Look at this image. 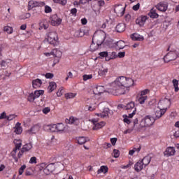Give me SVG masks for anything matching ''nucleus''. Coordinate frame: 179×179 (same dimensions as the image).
Returning <instances> with one entry per match:
<instances>
[{
  "instance_id": "1",
  "label": "nucleus",
  "mask_w": 179,
  "mask_h": 179,
  "mask_svg": "<svg viewBox=\"0 0 179 179\" xmlns=\"http://www.w3.org/2000/svg\"><path fill=\"white\" fill-rule=\"evenodd\" d=\"M133 85L134 80L132 78L121 76L111 83L110 88L108 90V93H110L113 96H121V94H125L127 91L128 92V89Z\"/></svg>"
},
{
  "instance_id": "2",
  "label": "nucleus",
  "mask_w": 179,
  "mask_h": 179,
  "mask_svg": "<svg viewBox=\"0 0 179 179\" xmlns=\"http://www.w3.org/2000/svg\"><path fill=\"white\" fill-rule=\"evenodd\" d=\"M92 40L96 43L98 45H101L106 40V33L103 31H99L94 34Z\"/></svg>"
},
{
  "instance_id": "3",
  "label": "nucleus",
  "mask_w": 179,
  "mask_h": 179,
  "mask_svg": "<svg viewBox=\"0 0 179 179\" xmlns=\"http://www.w3.org/2000/svg\"><path fill=\"white\" fill-rule=\"evenodd\" d=\"M48 41L53 47L58 45L59 44V41H58V34L55 31H51L48 34Z\"/></svg>"
},
{
  "instance_id": "4",
  "label": "nucleus",
  "mask_w": 179,
  "mask_h": 179,
  "mask_svg": "<svg viewBox=\"0 0 179 179\" xmlns=\"http://www.w3.org/2000/svg\"><path fill=\"white\" fill-rule=\"evenodd\" d=\"M155 119L154 117L147 115L140 122L141 128H145V127H152L155 124Z\"/></svg>"
},
{
  "instance_id": "5",
  "label": "nucleus",
  "mask_w": 179,
  "mask_h": 179,
  "mask_svg": "<svg viewBox=\"0 0 179 179\" xmlns=\"http://www.w3.org/2000/svg\"><path fill=\"white\" fill-rule=\"evenodd\" d=\"M124 110H127L129 113H131L129 114L128 117L132 118L136 114V108L135 107V103L130 102L127 104V106H124L123 107Z\"/></svg>"
},
{
  "instance_id": "6",
  "label": "nucleus",
  "mask_w": 179,
  "mask_h": 179,
  "mask_svg": "<svg viewBox=\"0 0 179 179\" xmlns=\"http://www.w3.org/2000/svg\"><path fill=\"white\" fill-rule=\"evenodd\" d=\"M178 57H179V54L177 52V51H171L164 56V62H170V61L177 59Z\"/></svg>"
},
{
  "instance_id": "7",
  "label": "nucleus",
  "mask_w": 179,
  "mask_h": 179,
  "mask_svg": "<svg viewBox=\"0 0 179 179\" xmlns=\"http://www.w3.org/2000/svg\"><path fill=\"white\" fill-rule=\"evenodd\" d=\"M90 121H91V122H92L94 125L92 128L94 131H97V129H100L103 128L104 125H106V122H101L99 123V120H97V119H92V120H90Z\"/></svg>"
},
{
  "instance_id": "8",
  "label": "nucleus",
  "mask_w": 179,
  "mask_h": 179,
  "mask_svg": "<svg viewBox=\"0 0 179 179\" xmlns=\"http://www.w3.org/2000/svg\"><path fill=\"white\" fill-rule=\"evenodd\" d=\"M170 106V99L165 97L164 99H162L158 103V108H166V111H167V106Z\"/></svg>"
},
{
  "instance_id": "9",
  "label": "nucleus",
  "mask_w": 179,
  "mask_h": 179,
  "mask_svg": "<svg viewBox=\"0 0 179 179\" xmlns=\"http://www.w3.org/2000/svg\"><path fill=\"white\" fill-rule=\"evenodd\" d=\"M52 26H59L62 22V19L58 17V15H53L50 18Z\"/></svg>"
},
{
  "instance_id": "10",
  "label": "nucleus",
  "mask_w": 179,
  "mask_h": 179,
  "mask_svg": "<svg viewBox=\"0 0 179 179\" xmlns=\"http://www.w3.org/2000/svg\"><path fill=\"white\" fill-rule=\"evenodd\" d=\"M166 111V108L162 109L160 108H158L155 112V116L152 117H154V119H155L156 121L157 120L162 118V116L164 115Z\"/></svg>"
},
{
  "instance_id": "11",
  "label": "nucleus",
  "mask_w": 179,
  "mask_h": 179,
  "mask_svg": "<svg viewBox=\"0 0 179 179\" xmlns=\"http://www.w3.org/2000/svg\"><path fill=\"white\" fill-rule=\"evenodd\" d=\"M54 170H55V164L51 163L45 166V168L43 169V173L46 174V176H48L49 174H51Z\"/></svg>"
},
{
  "instance_id": "12",
  "label": "nucleus",
  "mask_w": 179,
  "mask_h": 179,
  "mask_svg": "<svg viewBox=\"0 0 179 179\" xmlns=\"http://www.w3.org/2000/svg\"><path fill=\"white\" fill-rule=\"evenodd\" d=\"M43 5H44V3H40L31 0L28 3V10H31L33 8H38V6H43Z\"/></svg>"
},
{
  "instance_id": "13",
  "label": "nucleus",
  "mask_w": 179,
  "mask_h": 179,
  "mask_svg": "<svg viewBox=\"0 0 179 179\" xmlns=\"http://www.w3.org/2000/svg\"><path fill=\"white\" fill-rule=\"evenodd\" d=\"M104 92H106L104 86L98 85L93 89V93L96 95L101 94V93H104Z\"/></svg>"
},
{
  "instance_id": "14",
  "label": "nucleus",
  "mask_w": 179,
  "mask_h": 179,
  "mask_svg": "<svg viewBox=\"0 0 179 179\" xmlns=\"http://www.w3.org/2000/svg\"><path fill=\"white\" fill-rule=\"evenodd\" d=\"M114 12L119 16H124V13H125V8H123L121 5L117 6L115 8Z\"/></svg>"
},
{
  "instance_id": "15",
  "label": "nucleus",
  "mask_w": 179,
  "mask_h": 179,
  "mask_svg": "<svg viewBox=\"0 0 179 179\" xmlns=\"http://www.w3.org/2000/svg\"><path fill=\"white\" fill-rule=\"evenodd\" d=\"M41 128V126L40 125V124H34L33 127H31V129L27 130V133L29 134H37V132L40 131Z\"/></svg>"
},
{
  "instance_id": "16",
  "label": "nucleus",
  "mask_w": 179,
  "mask_h": 179,
  "mask_svg": "<svg viewBox=\"0 0 179 179\" xmlns=\"http://www.w3.org/2000/svg\"><path fill=\"white\" fill-rule=\"evenodd\" d=\"M164 153L167 157L174 156V155H176V149L173 147H168Z\"/></svg>"
},
{
  "instance_id": "17",
  "label": "nucleus",
  "mask_w": 179,
  "mask_h": 179,
  "mask_svg": "<svg viewBox=\"0 0 179 179\" xmlns=\"http://www.w3.org/2000/svg\"><path fill=\"white\" fill-rule=\"evenodd\" d=\"M146 20H148V17L146 16H142L139 17L136 19V24H138L139 26L142 27L146 23Z\"/></svg>"
},
{
  "instance_id": "18",
  "label": "nucleus",
  "mask_w": 179,
  "mask_h": 179,
  "mask_svg": "<svg viewBox=\"0 0 179 179\" xmlns=\"http://www.w3.org/2000/svg\"><path fill=\"white\" fill-rule=\"evenodd\" d=\"M110 112V109L108 108H103V111L101 113H96L97 117H100L101 118H106V117H108V113Z\"/></svg>"
},
{
  "instance_id": "19",
  "label": "nucleus",
  "mask_w": 179,
  "mask_h": 179,
  "mask_svg": "<svg viewBox=\"0 0 179 179\" xmlns=\"http://www.w3.org/2000/svg\"><path fill=\"white\" fill-rule=\"evenodd\" d=\"M131 38L134 40V41H143L145 38L142 35H140L138 34H133L131 35Z\"/></svg>"
},
{
  "instance_id": "20",
  "label": "nucleus",
  "mask_w": 179,
  "mask_h": 179,
  "mask_svg": "<svg viewBox=\"0 0 179 179\" xmlns=\"http://www.w3.org/2000/svg\"><path fill=\"white\" fill-rule=\"evenodd\" d=\"M41 85H43V81L41 79H36L32 80V86L34 89H37L38 87H41Z\"/></svg>"
},
{
  "instance_id": "21",
  "label": "nucleus",
  "mask_w": 179,
  "mask_h": 179,
  "mask_svg": "<svg viewBox=\"0 0 179 179\" xmlns=\"http://www.w3.org/2000/svg\"><path fill=\"white\" fill-rule=\"evenodd\" d=\"M143 167H145V166L143 165V164L142 163L141 161H138L134 165V169H135L136 171H137V173H139V171H141V170L143 169Z\"/></svg>"
},
{
  "instance_id": "22",
  "label": "nucleus",
  "mask_w": 179,
  "mask_h": 179,
  "mask_svg": "<svg viewBox=\"0 0 179 179\" xmlns=\"http://www.w3.org/2000/svg\"><path fill=\"white\" fill-rule=\"evenodd\" d=\"M51 55H53V57H55L56 58H61L62 57V52L57 49H53L50 52Z\"/></svg>"
},
{
  "instance_id": "23",
  "label": "nucleus",
  "mask_w": 179,
  "mask_h": 179,
  "mask_svg": "<svg viewBox=\"0 0 179 179\" xmlns=\"http://www.w3.org/2000/svg\"><path fill=\"white\" fill-rule=\"evenodd\" d=\"M115 30L117 33H122V31H125V24L120 23L116 26Z\"/></svg>"
},
{
  "instance_id": "24",
  "label": "nucleus",
  "mask_w": 179,
  "mask_h": 179,
  "mask_svg": "<svg viewBox=\"0 0 179 179\" xmlns=\"http://www.w3.org/2000/svg\"><path fill=\"white\" fill-rule=\"evenodd\" d=\"M14 143L15 145V148L13 150V152L16 153L17 149H20L22 148V140L20 139H15Z\"/></svg>"
},
{
  "instance_id": "25",
  "label": "nucleus",
  "mask_w": 179,
  "mask_h": 179,
  "mask_svg": "<svg viewBox=\"0 0 179 179\" xmlns=\"http://www.w3.org/2000/svg\"><path fill=\"white\" fill-rule=\"evenodd\" d=\"M21 124L17 122L15 126V131L14 132H15V134H17V135H20V134H22V132L23 131V129H22V127H20Z\"/></svg>"
},
{
  "instance_id": "26",
  "label": "nucleus",
  "mask_w": 179,
  "mask_h": 179,
  "mask_svg": "<svg viewBox=\"0 0 179 179\" xmlns=\"http://www.w3.org/2000/svg\"><path fill=\"white\" fill-rule=\"evenodd\" d=\"M115 45L116 50H122V48L125 47V42H124L123 41H119L115 43Z\"/></svg>"
},
{
  "instance_id": "27",
  "label": "nucleus",
  "mask_w": 179,
  "mask_h": 179,
  "mask_svg": "<svg viewBox=\"0 0 179 179\" xmlns=\"http://www.w3.org/2000/svg\"><path fill=\"white\" fill-rule=\"evenodd\" d=\"M57 132H64L65 131V125L62 123H58L56 124Z\"/></svg>"
},
{
  "instance_id": "28",
  "label": "nucleus",
  "mask_w": 179,
  "mask_h": 179,
  "mask_svg": "<svg viewBox=\"0 0 179 179\" xmlns=\"http://www.w3.org/2000/svg\"><path fill=\"white\" fill-rule=\"evenodd\" d=\"M150 156H145L142 160L141 163L143 164L144 167H146L150 163Z\"/></svg>"
},
{
  "instance_id": "29",
  "label": "nucleus",
  "mask_w": 179,
  "mask_h": 179,
  "mask_svg": "<svg viewBox=\"0 0 179 179\" xmlns=\"http://www.w3.org/2000/svg\"><path fill=\"white\" fill-rule=\"evenodd\" d=\"M157 9L160 10V12H166L167 10V5L164 3L158 4L157 6Z\"/></svg>"
},
{
  "instance_id": "30",
  "label": "nucleus",
  "mask_w": 179,
  "mask_h": 179,
  "mask_svg": "<svg viewBox=\"0 0 179 179\" xmlns=\"http://www.w3.org/2000/svg\"><path fill=\"white\" fill-rule=\"evenodd\" d=\"M76 141L78 145H84V143H86V142H87V139H86V137L85 136L78 137L76 138Z\"/></svg>"
},
{
  "instance_id": "31",
  "label": "nucleus",
  "mask_w": 179,
  "mask_h": 179,
  "mask_svg": "<svg viewBox=\"0 0 179 179\" xmlns=\"http://www.w3.org/2000/svg\"><path fill=\"white\" fill-rule=\"evenodd\" d=\"M148 16H150V17L152 19H157V17H159V14L156 13L155 10L151 9L148 13Z\"/></svg>"
},
{
  "instance_id": "32",
  "label": "nucleus",
  "mask_w": 179,
  "mask_h": 179,
  "mask_svg": "<svg viewBox=\"0 0 179 179\" xmlns=\"http://www.w3.org/2000/svg\"><path fill=\"white\" fill-rule=\"evenodd\" d=\"M101 173H103V174L108 173V167H107V166H101V168L98 170L97 173L101 174Z\"/></svg>"
},
{
  "instance_id": "33",
  "label": "nucleus",
  "mask_w": 179,
  "mask_h": 179,
  "mask_svg": "<svg viewBox=\"0 0 179 179\" xmlns=\"http://www.w3.org/2000/svg\"><path fill=\"white\" fill-rule=\"evenodd\" d=\"M100 47V45H99L97 43L96 45V43H94V41L92 40V44L90 46V51H92V52L96 51V50H99V48Z\"/></svg>"
},
{
  "instance_id": "34",
  "label": "nucleus",
  "mask_w": 179,
  "mask_h": 179,
  "mask_svg": "<svg viewBox=\"0 0 179 179\" xmlns=\"http://www.w3.org/2000/svg\"><path fill=\"white\" fill-rule=\"evenodd\" d=\"M33 148V145H31V143H27L23 145L22 148V152H29V150H30L31 148Z\"/></svg>"
},
{
  "instance_id": "35",
  "label": "nucleus",
  "mask_w": 179,
  "mask_h": 179,
  "mask_svg": "<svg viewBox=\"0 0 179 179\" xmlns=\"http://www.w3.org/2000/svg\"><path fill=\"white\" fill-rule=\"evenodd\" d=\"M55 89H57V83H55V82L50 83L48 86V90L50 93H51L52 92H54Z\"/></svg>"
},
{
  "instance_id": "36",
  "label": "nucleus",
  "mask_w": 179,
  "mask_h": 179,
  "mask_svg": "<svg viewBox=\"0 0 179 179\" xmlns=\"http://www.w3.org/2000/svg\"><path fill=\"white\" fill-rule=\"evenodd\" d=\"M69 124H75V125H79V119L75 117H70L68 120Z\"/></svg>"
},
{
  "instance_id": "37",
  "label": "nucleus",
  "mask_w": 179,
  "mask_h": 179,
  "mask_svg": "<svg viewBox=\"0 0 179 179\" xmlns=\"http://www.w3.org/2000/svg\"><path fill=\"white\" fill-rule=\"evenodd\" d=\"M83 36H85V31L82 29L77 30L74 33L75 37H83Z\"/></svg>"
},
{
  "instance_id": "38",
  "label": "nucleus",
  "mask_w": 179,
  "mask_h": 179,
  "mask_svg": "<svg viewBox=\"0 0 179 179\" xmlns=\"http://www.w3.org/2000/svg\"><path fill=\"white\" fill-rule=\"evenodd\" d=\"M49 24L47 21H43V22L40 23V28L39 29L41 30V29H44L45 30H47L48 29Z\"/></svg>"
},
{
  "instance_id": "39",
  "label": "nucleus",
  "mask_w": 179,
  "mask_h": 179,
  "mask_svg": "<svg viewBox=\"0 0 179 179\" xmlns=\"http://www.w3.org/2000/svg\"><path fill=\"white\" fill-rule=\"evenodd\" d=\"M43 94H44V90H36L34 92V96L35 99H38V97L43 96Z\"/></svg>"
},
{
  "instance_id": "40",
  "label": "nucleus",
  "mask_w": 179,
  "mask_h": 179,
  "mask_svg": "<svg viewBox=\"0 0 179 179\" xmlns=\"http://www.w3.org/2000/svg\"><path fill=\"white\" fill-rule=\"evenodd\" d=\"M172 83L173 85L175 92H178L179 88H178V80L177 79H173L172 80Z\"/></svg>"
},
{
  "instance_id": "41",
  "label": "nucleus",
  "mask_w": 179,
  "mask_h": 179,
  "mask_svg": "<svg viewBox=\"0 0 179 179\" xmlns=\"http://www.w3.org/2000/svg\"><path fill=\"white\" fill-rule=\"evenodd\" d=\"M1 66L3 69H6V68L9 66V62H8L7 60H3L1 62Z\"/></svg>"
},
{
  "instance_id": "42",
  "label": "nucleus",
  "mask_w": 179,
  "mask_h": 179,
  "mask_svg": "<svg viewBox=\"0 0 179 179\" xmlns=\"http://www.w3.org/2000/svg\"><path fill=\"white\" fill-rule=\"evenodd\" d=\"M48 129H49L50 132H57V124L48 125Z\"/></svg>"
},
{
  "instance_id": "43",
  "label": "nucleus",
  "mask_w": 179,
  "mask_h": 179,
  "mask_svg": "<svg viewBox=\"0 0 179 179\" xmlns=\"http://www.w3.org/2000/svg\"><path fill=\"white\" fill-rule=\"evenodd\" d=\"M148 99L147 96H141L138 97V103H140V104H143V103H145V101Z\"/></svg>"
},
{
  "instance_id": "44",
  "label": "nucleus",
  "mask_w": 179,
  "mask_h": 179,
  "mask_svg": "<svg viewBox=\"0 0 179 179\" xmlns=\"http://www.w3.org/2000/svg\"><path fill=\"white\" fill-rule=\"evenodd\" d=\"M4 31H6L8 34H12L13 33V28L9 26L4 27Z\"/></svg>"
},
{
  "instance_id": "45",
  "label": "nucleus",
  "mask_w": 179,
  "mask_h": 179,
  "mask_svg": "<svg viewBox=\"0 0 179 179\" xmlns=\"http://www.w3.org/2000/svg\"><path fill=\"white\" fill-rule=\"evenodd\" d=\"M108 72V69H101L98 71L100 76H104Z\"/></svg>"
},
{
  "instance_id": "46",
  "label": "nucleus",
  "mask_w": 179,
  "mask_h": 179,
  "mask_svg": "<svg viewBox=\"0 0 179 179\" xmlns=\"http://www.w3.org/2000/svg\"><path fill=\"white\" fill-rule=\"evenodd\" d=\"M30 16H31V15H30V13H27L20 15V19H21V20H25V19H29L30 17Z\"/></svg>"
},
{
  "instance_id": "47",
  "label": "nucleus",
  "mask_w": 179,
  "mask_h": 179,
  "mask_svg": "<svg viewBox=\"0 0 179 179\" xmlns=\"http://www.w3.org/2000/svg\"><path fill=\"white\" fill-rule=\"evenodd\" d=\"M76 96V94L73 93H67L65 95L66 99L68 100L69 99H73Z\"/></svg>"
},
{
  "instance_id": "48",
  "label": "nucleus",
  "mask_w": 179,
  "mask_h": 179,
  "mask_svg": "<svg viewBox=\"0 0 179 179\" xmlns=\"http://www.w3.org/2000/svg\"><path fill=\"white\" fill-rule=\"evenodd\" d=\"M36 99V96H34V94L31 93L29 96H28V101H30V103H33V101H34V99Z\"/></svg>"
},
{
  "instance_id": "49",
  "label": "nucleus",
  "mask_w": 179,
  "mask_h": 179,
  "mask_svg": "<svg viewBox=\"0 0 179 179\" xmlns=\"http://www.w3.org/2000/svg\"><path fill=\"white\" fill-rule=\"evenodd\" d=\"M55 3H59L60 5H66V0H52Z\"/></svg>"
},
{
  "instance_id": "50",
  "label": "nucleus",
  "mask_w": 179,
  "mask_h": 179,
  "mask_svg": "<svg viewBox=\"0 0 179 179\" xmlns=\"http://www.w3.org/2000/svg\"><path fill=\"white\" fill-rule=\"evenodd\" d=\"M113 157H115V159H118V157H120V150H113Z\"/></svg>"
},
{
  "instance_id": "51",
  "label": "nucleus",
  "mask_w": 179,
  "mask_h": 179,
  "mask_svg": "<svg viewBox=\"0 0 179 179\" xmlns=\"http://www.w3.org/2000/svg\"><path fill=\"white\" fill-rule=\"evenodd\" d=\"M83 80L86 81V80H89V79H92V78H93V75L92 74H90V75H87V74H85L83 76Z\"/></svg>"
},
{
  "instance_id": "52",
  "label": "nucleus",
  "mask_w": 179,
  "mask_h": 179,
  "mask_svg": "<svg viewBox=\"0 0 179 179\" xmlns=\"http://www.w3.org/2000/svg\"><path fill=\"white\" fill-rule=\"evenodd\" d=\"M26 169V165H22L19 169V175L22 176Z\"/></svg>"
},
{
  "instance_id": "53",
  "label": "nucleus",
  "mask_w": 179,
  "mask_h": 179,
  "mask_svg": "<svg viewBox=\"0 0 179 179\" xmlns=\"http://www.w3.org/2000/svg\"><path fill=\"white\" fill-rule=\"evenodd\" d=\"M62 94H64V89L60 88V89H59V90L57 92V97H61V96H62Z\"/></svg>"
},
{
  "instance_id": "54",
  "label": "nucleus",
  "mask_w": 179,
  "mask_h": 179,
  "mask_svg": "<svg viewBox=\"0 0 179 179\" xmlns=\"http://www.w3.org/2000/svg\"><path fill=\"white\" fill-rule=\"evenodd\" d=\"M85 110L86 111H94V110H96V106H86Z\"/></svg>"
},
{
  "instance_id": "55",
  "label": "nucleus",
  "mask_w": 179,
  "mask_h": 179,
  "mask_svg": "<svg viewBox=\"0 0 179 179\" xmlns=\"http://www.w3.org/2000/svg\"><path fill=\"white\" fill-rule=\"evenodd\" d=\"M99 55L100 57H101L102 58H106V57H107V55H108V52H99Z\"/></svg>"
},
{
  "instance_id": "56",
  "label": "nucleus",
  "mask_w": 179,
  "mask_h": 179,
  "mask_svg": "<svg viewBox=\"0 0 179 179\" xmlns=\"http://www.w3.org/2000/svg\"><path fill=\"white\" fill-rule=\"evenodd\" d=\"M45 76L47 79H52L54 78V74L51 73H47Z\"/></svg>"
},
{
  "instance_id": "57",
  "label": "nucleus",
  "mask_w": 179,
  "mask_h": 179,
  "mask_svg": "<svg viewBox=\"0 0 179 179\" xmlns=\"http://www.w3.org/2000/svg\"><path fill=\"white\" fill-rule=\"evenodd\" d=\"M15 118H16V115H10L7 116L8 121H12V120H15Z\"/></svg>"
},
{
  "instance_id": "58",
  "label": "nucleus",
  "mask_w": 179,
  "mask_h": 179,
  "mask_svg": "<svg viewBox=\"0 0 179 179\" xmlns=\"http://www.w3.org/2000/svg\"><path fill=\"white\" fill-rule=\"evenodd\" d=\"M29 163L31 164L37 163V158H36V157H31Z\"/></svg>"
},
{
  "instance_id": "59",
  "label": "nucleus",
  "mask_w": 179,
  "mask_h": 179,
  "mask_svg": "<svg viewBox=\"0 0 179 179\" xmlns=\"http://www.w3.org/2000/svg\"><path fill=\"white\" fill-rule=\"evenodd\" d=\"M148 93H149V90L148 89L144 90L141 91L140 96H146Z\"/></svg>"
},
{
  "instance_id": "60",
  "label": "nucleus",
  "mask_w": 179,
  "mask_h": 179,
  "mask_svg": "<svg viewBox=\"0 0 179 179\" xmlns=\"http://www.w3.org/2000/svg\"><path fill=\"white\" fill-rule=\"evenodd\" d=\"M52 9H51V7L48 6H45V13H50V12H52Z\"/></svg>"
},
{
  "instance_id": "61",
  "label": "nucleus",
  "mask_w": 179,
  "mask_h": 179,
  "mask_svg": "<svg viewBox=\"0 0 179 179\" xmlns=\"http://www.w3.org/2000/svg\"><path fill=\"white\" fill-rule=\"evenodd\" d=\"M50 111H51V109L48 107H46L43 109V114H48V113H50Z\"/></svg>"
},
{
  "instance_id": "62",
  "label": "nucleus",
  "mask_w": 179,
  "mask_h": 179,
  "mask_svg": "<svg viewBox=\"0 0 179 179\" xmlns=\"http://www.w3.org/2000/svg\"><path fill=\"white\" fill-rule=\"evenodd\" d=\"M147 176H148V178H149V179H153V178H155V174H153V173H150V172H148V173H147Z\"/></svg>"
},
{
  "instance_id": "63",
  "label": "nucleus",
  "mask_w": 179,
  "mask_h": 179,
  "mask_svg": "<svg viewBox=\"0 0 179 179\" xmlns=\"http://www.w3.org/2000/svg\"><path fill=\"white\" fill-rule=\"evenodd\" d=\"M117 57L119 58H124V57H125V52H120L118 54H117Z\"/></svg>"
},
{
  "instance_id": "64",
  "label": "nucleus",
  "mask_w": 179,
  "mask_h": 179,
  "mask_svg": "<svg viewBox=\"0 0 179 179\" xmlns=\"http://www.w3.org/2000/svg\"><path fill=\"white\" fill-rule=\"evenodd\" d=\"M140 6H141V4L138 3L136 5L134 6L132 9L133 10H138Z\"/></svg>"
}]
</instances>
